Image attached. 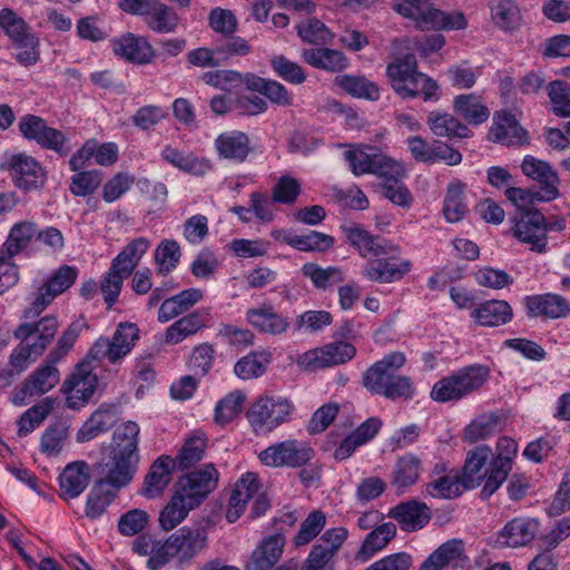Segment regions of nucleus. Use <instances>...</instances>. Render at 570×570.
Masks as SVG:
<instances>
[{
	"label": "nucleus",
	"mask_w": 570,
	"mask_h": 570,
	"mask_svg": "<svg viewBox=\"0 0 570 570\" xmlns=\"http://www.w3.org/2000/svg\"><path fill=\"white\" fill-rule=\"evenodd\" d=\"M517 443L510 438L499 440V454L490 464V473L481 491L483 499L490 498L505 481L511 471L512 456L517 453Z\"/></svg>",
	"instance_id": "obj_14"
},
{
	"label": "nucleus",
	"mask_w": 570,
	"mask_h": 570,
	"mask_svg": "<svg viewBox=\"0 0 570 570\" xmlns=\"http://www.w3.org/2000/svg\"><path fill=\"white\" fill-rule=\"evenodd\" d=\"M490 371L487 366L475 364L463 367L453 374L461 396L478 391L488 380Z\"/></svg>",
	"instance_id": "obj_56"
},
{
	"label": "nucleus",
	"mask_w": 570,
	"mask_h": 570,
	"mask_svg": "<svg viewBox=\"0 0 570 570\" xmlns=\"http://www.w3.org/2000/svg\"><path fill=\"white\" fill-rule=\"evenodd\" d=\"M246 321L259 333L274 336L287 332L291 325L288 318L278 314L269 302L247 309Z\"/></svg>",
	"instance_id": "obj_18"
},
{
	"label": "nucleus",
	"mask_w": 570,
	"mask_h": 570,
	"mask_svg": "<svg viewBox=\"0 0 570 570\" xmlns=\"http://www.w3.org/2000/svg\"><path fill=\"white\" fill-rule=\"evenodd\" d=\"M138 462L139 456L110 452L108 460L99 465V480L119 491L134 478Z\"/></svg>",
	"instance_id": "obj_15"
},
{
	"label": "nucleus",
	"mask_w": 570,
	"mask_h": 570,
	"mask_svg": "<svg viewBox=\"0 0 570 570\" xmlns=\"http://www.w3.org/2000/svg\"><path fill=\"white\" fill-rule=\"evenodd\" d=\"M348 243L357 249L361 256L380 257L400 253V247L379 235H372L361 225L351 223L342 227Z\"/></svg>",
	"instance_id": "obj_10"
},
{
	"label": "nucleus",
	"mask_w": 570,
	"mask_h": 570,
	"mask_svg": "<svg viewBox=\"0 0 570 570\" xmlns=\"http://www.w3.org/2000/svg\"><path fill=\"white\" fill-rule=\"evenodd\" d=\"M426 124L430 130L438 137L468 138L471 130L453 115L441 111H431Z\"/></svg>",
	"instance_id": "obj_33"
},
{
	"label": "nucleus",
	"mask_w": 570,
	"mask_h": 570,
	"mask_svg": "<svg viewBox=\"0 0 570 570\" xmlns=\"http://www.w3.org/2000/svg\"><path fill=\"white\" fill-rule=\"evenodd\" d=\"M451 566L453 569H465L468 558L464 543L460 539H452L441 544L421 566L420 570H442Z\"/></svg>",
	"instance_id": "obj_20"
},
{
	"label": "nucleus",
	"mask_w": 570,
	"mask_h": 570,
	"mask_svg": "<svg viewBox=\"0 0 570 570\" xmlns=\"http://www.w3.org/2000/svg\"><path fill=\"white\" fill-rule=\"evenodd\" d=\"M522 173L540 185V195L544 200H554L559 197L560 179L549 163L533 156H525L521 164Z\"/></svg>",
	"instance_id": "obj_16"
},
{
	"label": "nucleus",
	"mask_w": 570,
	"mask_h": 570,
	"mask_svg": "<svg viewBox=\"0 0 570 570\" xmlns=\"http://www.w3.org/2000/svg\"><path fill=\"white\" fill-rule=\"evenodd\" d=\"M510 235L528 250L543 255L549 252L544 215L539 209L519 210L509 219Z\"/></svg>",
	"instance_id": "obj_3"
},
{
	"label": "nucleus",
	"mask_w": 570,
	"mask_h": 570,
	"mask_svg": "<svg viewBox=\"0 0 570 570\" xmlns=\"http://www.w3.org/2000/svg\"><path fill=\"white\" fill-rule=\"evenodd\" d=\"M129 276L128 273H124L118 266L111 263L109 271L100 283V291L104 295L107 308H111L115 305L121 292L124 281Z\"/></svg>",
	"instance_id": "obj_60"
},
{
	"label": "nucleus",
	"mask_w": 570,
	"mask_h": 570,
	"mask_svg": "<svg viewBox=\"0 0 570 570\" xmlns=\"http://www.w3.org/2000/svg\"><path fill=\"white\" fill-rule=\"evenodd\" d=\"M406 357L402 352H392L372 364L362 375L363 386L372 394L383 395L391 377L404 366Z\"/></svg>",
	"instance_id": "obj_11"
},
{
	"label": "nucleus",
	"mask_w": 570,
	"mask_h": 570,
	"mask_svg": "<svg viewBox=\"0 0 570 570\" xmlns=\"http://www.w3.org/2000/svg\"><path fill=\"white\" fill-rule=\"evenodd\" d=\"M314 450L307 443L295 439L285 440L261 451L259 461L269 468H302L314 458Z\"/></svg>",
	"instance_id": "obj_6"
},
{
	"label": "nucleus",
	"mask_w": 570,
	"mask_h": 570,
	"mask_svg": "<svg viewBox=\"0 0 570 570\" xmlns=\"http://www.w3.org/2000/svg\"><path fill=\"white\" fill-rule=\"evenodd\" d=\"M257 490L258 479L255 473L248 472L242 476L232 491L228 501L226 518L229 522H235L240 517L247 501L253 498Z\"/></svg>",
	"instance_id": "obj_31"
},
{
	"label": "nucleus",
	"mask_w": 570,
	"mask_h": 570,
	"mask_svg": "<svg viewBox=\"0 0 570 570\" xmlns=\"http://www.w3.org/2000/svg\"><path fill=\"white\" fill-rule=\"evenodd\" d=\"M92 361L87 355L62 385V392L67 394V404L70 409H80L96 390L97 376L92 374Z\"/></svg>",
	"instance_id": "obj_9"
},
{
	"label": "nucleus",
	"mask_w": 570,
	"mask_h": 570,
	"mask_svg": "<svg viewBox=\"0 0 570 570\" xmlns=\"http://www.w3.org/2000/svg\"><path fill=\"white\" fill-rule=\"evenodd\" d=\"M14 185L26 191L41 188L46 183V171L31 156L13 155L7 165Z\"/></svg>",
	"instance_id": "obj_13"
},
{
	"label": "nucleus",
	"mask_w": 570,
	"mask_h": 570,
	"mask_svg": "<svg viewBox=\"0 0 570 570\" xmlns=\"http://www.w3.org/2000/svg\"><path fill=\"white\" fill-rule=\"evenodd\" d=\"M294 404L282 396H261L248 409L246 416L256 433L272 432L287 422L294 412Z\"/></svg>",
	"instance_id": "obj_4"
},
{
	"label": "nucleus",
	"mask_w": 570,
	"mask_h": 570,
	"mask_svg": "<svg viewBox=\"0 0 570 570\" xmlns=\"http://www.w3.org/2000/svg\"><path fill=\"white\" fill-rule=\"evenodd\" d=\"M302 59L305 63L328 72H340L348 66V59L342 51L326 47L304 49Z\"/></svg>",
	"instance_id": "obj_29"
},
{
	"label": "nucleus",
	"mask_w": 570,
	"mask_h": 570,
	"mask_svg": "<svg viewBox=\"0 0 570 570\" xmlns=\"http://www.w3.org/2000/svg\"><path fill=\"white\" fill-rule=\"evenodd\" d=\"M206 322L199 312L189 313L174 322L165 332V342L178 344L204 328Z\"/></svg>",
	"instance_id": "obj_41"
},
{
	"label": "nucleus",
	"mask_w": 570,
	"mask_h": 570,
	"mask_svg": "<svg viewBox=\"0 0 570 570\" xmlns=\"http://www.w3.org/2000/svg\"><path fill=\"white\" fill-rule=\"evenodd\" d=\"M68 438L69 430L65 423L51 424L42 433L40 451L49 456H56L61 452L63 443Z\"/></svg>",
	"instance_id": "obj_61"
},
{
	"label": "nucleus",
	"mask_w": 570,
	"mask_h": 570,
	"mask_svg": "<svg viewBox=\"0 0 570 570\" xmlns=\"http://www.w3.org/2000/svg\"><path fill=\"white\" fill-rule=\"evenodd\" d=\"M396 534V525L392 522L375 527L364 539L357 552V559L368 560L374 553L382 550Z\"/></svg>",
	"instance_id": "obj_43"
},
{
	"label": "nucleus",
	"mask_w": 570,
	"mask_h": 570,
	"mask_svg": "<svg viewBox=\"0 0 570 570\" xmlns=\"http://www.w3.org/2000/svg\"><path fill=\"white\" fill-rule=\"evenodd\" d=\"M0 28L13 46L26 43V41L30 40L35 42V38H37L24 19L10 8L0 10Z\"/></svg>",
	"instance_id": "obj_38"
},
{
	"label": "nucleus",
	"mask_w": 570,
	"mask_h": 570,
	"mask_svg": "<svg viewBox=\"0 0 570 570\" xmlns=\"http://www.w3.org/2000/svg\"><path fill=\"white\" fill-rule=\"evenodd\" d=\"M37 233L38 226L35 222L22 220L13 224L0 253L12 259L29 247L32 239L37 237Z\"/></svg>",
	"instance_id": "obj_30"
},
{
	"label": "nucleus",
	"mask_w": 570,
	"mask_h": 570,
	"mask_svg": "<svg viewBox=\"0 0 570 570\" xmlns=\"http://www.w3.org/2000/svg\"><path fill=\"white\" fill-rule=\"evenodd\" d=\"M489 134L494 142L507 146L524 145L529 140L527 130L521 127L515 116L505 110L494 114Z\"/></svg>",
	"instance_id": "obj_19"
},
{
	"label": "nucleus",
	"mask_w": 570,
	"mask_h": 570,
	"mask_svg": "<svg viewBox=\"0 0 570 570\" xmlns=\"http://www.w3.org/2000/svg\"><path fill=\"white\" fill-rule=\"evenodd\" d=\"M453 110L469 125H481L490 117L489 108L474 94L459 95L453 100Z\"/></svg>",
	"instance_id": "obj_36"
},
{
	"label": "nucleus",
	"mask_w": 570,
	"mask_h": 570,
	"mask_svg": "<svg viewBox=\"0 0 570 570\" xmlns=\"http://www.w3.org/2000/svg\"><path fill=\"white\" fill-rule=\"evenodd\" d=\"M297 36L302 41L316 46H326L333 42L334 33L320 19L312 17L296 26Z\"/></svg>",
	"instance_id": "obj_54"
},
{
	"label": "nucleus",
	"mask_w": 570,
	"mask_h": 570,
	"mask_svg": "<svg viewBox=\"0 0 570 570\" xmlns=\"http://www.w3.org/2000/svg\"><path fill=\"white\" fill-rule=\"evenodd\" d=\"M490 8L492 20L500 29L510 31L519 28L521 13L513 0H494Z\"/></svg>",
	"instance_id": "obj_57"
},
{
	"label": "nucleus",
	"mask_w": 570,
	"mask_h": 570,
	"mask_svg": "<svg viewBox=\"0 0 570 570\" xmlns=\"http://www.w3.org/2000/svg\"><path fill=\"white\" fill-rule=\"evenodd\" d=\"M302 275L308 278L317 289L326 291L344 281V272L336 266L323 268L315 263L302 266Z\"/></svg>",
	"instance_id": "obj_46"
},
{
	"label": "nucleus",
	"mask_w": 570,
	"mask_h": 570,
	"mask_svg": "<svg viewBox=\"0 0 570 570\" xmlns=\"http://www.w3.org/2000/svg\"><path fill=\"white\" fill-rule=\"evenodd\" d=\"M215 148L220 158L243 163L252 151L247 134L232 130L220 134L215 139Z\"/></svg>",
	"instance_id": "obj_26"
},
{
	"label": "nucleus",
	"mask_w": 570,
	"mask_h": 570,
	"mask_svg": "<svg viewBox=\"0 0 570 570\" xmlns=\"http://www.w3.org/2000/svg\"><path fill=\"white\" fill-rule=\"evenodd\" d=\"M139 426L132 421H127L119 425L112 435L110 443L111 453H119L125 455H138V436Z\"/></svg>",
	"instance_id": "obj_44"
},
{
	"label": "nucleus",
	"mask_w": 570,
	"mask_h": 570,
	"mask_svg": "<svg viewBox=\"0 0 570 570\" xmlns=\"http://www.w3.org/2000/svg\"><path fill=\"white\" fill-rule=\"evenodd\" d=\"M511 306L505 301H488L472 312V317L481 326H500L512 320Z\"/></svg>",
	"instance_id": "obj_37"
},
{
	"label": "nucleus",
	"mask_w": 570,
	"mask_h": 570,
	"mask_svg": "<svg viewBox=\"0 0 570 570\" xmlns=\"http://www.w3.org/2000/svg\"><path fill=\"white\" fill-rule=\"evenodd\" d=\"M271 358V352H252L237 361L234 366V372L242 380L259 377L266 372Z\"/></svg>",
	"instance_id": "obj_55"
},
{
	"label": "nucleus",
	"mask_w": 570,
	"mask_h": 570,
	"mask_svg": "<svg viewBox=\"0 0 570 570\" xmlns=\"http://www.w3.org/2000/svg\"><path fill=\"white\" fill-rule=\"evenodd\" d=\"M116 422L115 413L108 409H99L83 423L77 433L78 442H88L107 432Z\"/></svg>",
	"instance_id": "obj_50"
},
{
	"label": "nucleus",
	"mask_w": 570,
	"mask_h": 570,
	"mask_svg": "<svg viewBox=\"0 0 570 570\" xmlns=\"http://www.w3.org/2000/svg\"><path fill=\"white\" fill-rule=\"evenodd\" d=\"M206 449L204 434H195L187 439L179 451L176 460L173 461V468L179 471L189 470L203 460Z\"/></svg>",
	"instance_id": "obj_53"
},
{
	"label": "nucleus",
	"mask_w": 570,
	"mask_h": 570,
	"mask_svg": "<svg viewBox=\"0 0 570 570\" xmlns=\"http://www.w3.org/2000/svg\"><path fill=\"white\" fill-rule=\"evenodd\" d=\"M463 185L461 183L450 184L443 202V214L449 223H458L468 212L463 202Z\"/></svg>",
	"instance_id": "obj_59"
},
{
	"label": "nucleus",
	"mask_w": 570,
	"mask_h": 570,
	"mask_svg": "<svg viewBox=\"0 0 570 570\" xmlns=\"http://www.w3.org/2000/svg\"><path fill=\"white\" fill-rule=\"evenodd\" d=\"M139 340V328L134 323H120L117 326L111 340L98 338L88 352V358L100 362L107 358L115 364L124 358Z\"/></svg>",
	"instance_id": "obj_5"
},
{
	"label": "nucleus",
	"mask_w": 570,
	"mask_h": 570,
	"mask_svg": "<svg viewBox=\"0 0 570 570\" xmlns=\"http://www.w3.org/2000/svg\"><path fill=\"white\" fill-rule=\"evenodd\" d=\"M547 90L553 114L559 117H570V85L562 80H554L548 85Z\"/></svg>",
	"instance_id": "obj_64"
},
{
	"label": "nucleus",
	"mask_w": 570,
	"mask_h": 570,
	"mask_svg": "<svg viewBox=\"0 0 570 570\" xmlns=\"http://www.w3.org/2000/svg\"><path fill=\"white\" fill-rule=\"evenodd\" d=\"M59 328L58 318L55 315H46L39 321L27 320L13 331L14 338H26L37 335L41 342H52Z\"/></svg>",
	"instance_id": "obj_42"
},
{
	"label": "nucleus",
	"mask_w": 570,
	"mask_h": 570,
	"mask_svg": "<svg viewBox=\"0 0 570 570\" xmlns=\"http://www.w3.org/2000/svg\"><path fill=\"white\" fill-rule=\"evenodd\" d=\"M285 537L281 533L265 538L252 552L244 570H271L281 559Z\"/></svg>",
	"instance_id": "obj_22"
},
{
	"label": "nucleus",
	"mask_w": 570,
	"mask_h": 570,
	"mask_svg": "<svg viewBox=\"0 0 570 570\" xmlns=\"http://www.w3.org/2000/svg\"><path fill=\"white\" fill-rule=\"evenodd\" d=\"M132 550L139 556H148L147 567L150 570H159L166 566L161 562V554L165 551L164 540H157L149 534H144L137 538L132 544Z\"/></svg>",
	"instance_id": "obj_58"
},
{
	"label": "nucleus",
	"mask_w": 570,
	"mask_h": 570,
	"mask_svg": "<svg viewBox=\"0 0 570 570\" xmlns=\"http://www.w3.org/2000/svg\"><path fill=\"white\" fill-rule=\"evenodd\" d=\"M21 135L28 140H35L45 149H50L66 156L70 148L66 146L67 137L60 130L49 127L45 119L35 115L21 117L18 124Z\"/></svg>",
	"instance_id": "obj_7"
},
{
	"label": "nucleus",
	"mask_w": 570,
	"mask_h": 570,
	"mask_svg": "<svg viewBox=\"0 0 570 570\" xmlns=\"http://www.w3.org/2000/svg\"><path fill=\"white\" fill-rule=\"evenodd\" d=\"M530 317H564L570 313L569 302L557 294L527 296L524 299Z\"/></svg>",
	"instance_id": "obj_25"
},
{
	"label": "nucleus",
	"mask_w": 570,
	"mask_h": 570,
	"mask_svg": "<svg viewBox=\"0 0 570 570\" xmlns=\"http://www.w3.org/2000/svg\"><path fill=\"white\" fill-rule=\"evenodd\" d=\"M391 7L402 18L413 21L420 30H430L438 9L431 0H393Z\"/></svg>",
	"instance_id": "obj_24"
},
{
	"label": "nucleus",
	"mask_w": 570,
	"mask_h": 570,
	"mask_svg": "<svg viewBox=\"0 0 570 570\" xmlns=\"http://www.w3.org/2000/svg\"><path fill=\"white\" fill-rule=\"evenodd\" d=\"M147 27L157 33H171L179 23L178 14L168 6L156 0L144 18Z\"/></svg>",
	"instance_id": "obj_39"
},
{
	"label": "nucleus",
	"mask_w": 570,
	"mask_h": 570,
	"mask_svg": "<svg viewBox=\"0 0 570 570\" xmlns=\"http://www.w3.org/2000/svg\"><path fill=\"white\" fill-rule=\"evenodd\" d=\"M387 255V258H377L367 262L364 275L372 282L393 283L402 279L412 268V263L407 259L394 263L392 259L396 257Z\"/></svg>",
	"instance_id": "obj_23"
},
{
	"label": "nucleus",
	"mask_w": 570,
	"mask_h": 570,
	"mask_svg": "<svg viewBox=\"0 0 570 570\" xmlns=\"http://www.w3.org/2000/svg\"><path fill=\"white\" fill-rule=\"evenodd\" d=\"M421 472V460L413 454L401 456L394 466L392 484L403 490L416 483Z\"/></svg>",
	"instance_id": "obj_49"
},
{
	"label": "nucleus",
	"mask_w": 570,
	"mask_h": 570,
	"mask_svg": "<svg viewBox=\"0 0 570 570\" xmlns=\"http://www.w3.org/2000/svg\"><path fill=\"white\" fill-rule=\"evenodd\" d=\"M283 243L302 252H325L334 245V238L321 232L311 230L305 235L285 234Z\"/></svg>",
	"instance_id": "obj_45"
},
{
	"label": "nucleus",
	"mask_w": 570,
	"mask_h": 570,
	"mask_svg": "<svg viewBox=\"0 0 570 570\" xmlns=\"http://www.w3.org/2000/svg\"><path fill=\"white\" fill-rule=\"evenodd\" d=\"M195 508V505H190L187 499L175 491L170 501L159 514L160 528L165 531L175 529L187 517L188 512Z\"/></svg>",
	"instance_id": "obj_48"
},
{
	"label": "nucleus",
	"mask_w": 570,
	"mask_h": 570,
	"mask_svg": "<svg viewBox=\"0 0 570 570\" xmlns=\"http://www.w3.org/2000/svg\"><path fill=\"white\" fill-rule=\"evenodd\" d=\"M246 397L242 391H234L220 400L215 409V421L218 424H227L240 412Z\"/></svg>",
	"instance_id": "obj_63"
},
{
	"label": "nucleus",
	"mask_w": 570,
	"mask_h": 570,
	"mask_svg": "<svg viewBox=\"0 0 570 570\" xmlns=\"http://www.w3.org/2000/svg\"><path fill=\"white\" fill-rule=\"evenodd\" d=\"M499 416L494 413L480 415L473 420L464 430V440L475 443L498 431Z\"/></svg>",
	"instance_id": "obj_62"
},
{
	"label": "nucleus",
	"mask_w": 570,
	"mask_h": 570,
	"mask_svg": "<svg viewBox=\"0 0 570 570\" xmlns=\"http://www.w3.org/2000/svg\"><path fill=\"white\" fill-rule=\"evenodd\" d=\"M90 481L89 466L83 461L69 463L59 476L61 498L65 500L79 497Z\"/></svg>",
	"instance_id": "obj_27"
},
{
	"label": "nucleus",
	"mask_w": 570,
	"mask_h": 570,
	"mask_svg": "<svg viewBox=\"0 0 570 570\" xmlns=\"http://www.w3.org/2000/svg\"><path fill=\"white\" fill-rule=\"evenodd\" d=\"M165 542L161 562L175 561L177 566H190L208 544V533L202 525H185L171 533Z\"/></svg>",
	"instance_id": "obj_2"
},
{
	"label": "nucleus",
	"mask_w": 570,
	"mask_h": 570,
	"mask_svg": "<svg viewBox=\"0 0 570 570\" xmlns=\"http://www.w3.org/2000/svg\"><path fill=\"white\" fill-rule=\"evenodd\" d=\"M538 524L533 521L515 518L508 522L499 534V542L507 547H521L531 542L537 533Z\"/></svg>",
	"instance_id": "obj_34"
},
{
	"label": "nucleus",
	"mask_w": 570,
	"mask_h": 570,
	"mask_svg": "<svg viewBox=\"0 0 570 570\" xmlns=\"http://www.w3.org/2000/svg\"><path fill=\"white\" fill-rule=\"evenodd\" d=\"M387 515L394 519L403 531L415 532L431 521L432 510L426 503L411 499L393 507Z\"/></svg>",
	"instance_id": "obj_17"
},
{
	"label": "nucleus",
	"mask_w": 570,
	"mask_h": 570,
	"mask_svg": "<svg viewBox=\"0 0 570 570\" xmlns=\"http://www.w3.org/2000/svg\"><path fill=\"white\" fill-rule=\"evenodd\" d=\"M490 455L491 449L488 445H479L466 454L462 474H460L465 489H474L480 485L484 478L488 479L490 469L483 471V468Z\"/></svg>",
	"instance_id": "obj_28"
},
{
	"label": "nucleus",
	"mask_w": 570,
	"mask_h": 570,
	"mask_svg": "<svg viewBox=\"0 0 570 570\" xmlns=\"http://www.w3.org/2000/svg\"><path fill=\"white\" fill-rule=\"evenodd\" d=\"M203 298L198 288H188L163 302L158 311V321L166 323L188 311Z\"/></svg>",
	"instance_id": "obj_35"
},
{
	"label": "nucleus",
	"mask_w": 570,
	"mask_h": 570,
	"mask_svg": "<svg viewBox=\"0 0 570 570\" xmlns=\"http://www.w3.org/2000/svg\"><path fill=\"white\" fill-rule=\"evenodd\" d=\"M466 490L463 484V480L460 474L454 471H450L444 475L434 478L426 484L425 491L433 498L442 499H454L462 494Z\"/></svg>",
	"instance_id": "obj_47"
},
{
	"label": "nucleus",
	"mask_w": 570,
	"mask_h": 570,
	"mask_svg": "<svg viewBox=\"0 0 570 570\" xmlns=\"http://www.w3.org/2000/svg\"><path fill=\"white\" fill-rule=\"evenodd\" d=\"M149 246V239L145 237L135 238L122 248L111 263L124 273L131 275Z\"/></svg>",
	"instance_id": "obj_51"
},
{
	"label": "nucleus",
	"mask_w": 570,
	"mask_h": 570,
	"mask_svg": "<svg viewBox=\"0 0 570 570\" xmlns=\"http://www.w3.org/2000/svg\"><path fill=\"white\" fill-rule=\"evenodd\" d=\"M218 475L214 464H206L179 478L175 484L176 491L187 499L190 505L198 507L216 489Z\"/></svg>",
	"instance_id": "obj_8"
},
{
	"label": "nucleus",
	"mask_w": 570,
	"mask_h": 570,
	"mask_svg": "<svg viewBox=\"0 0 570 570\" xmlns=\"http://www.w3.org/2000/svg\"><path fill=\"white\" fill-rule=\"evenodd\" d=\"M173 459L163 455L158 458L150 466L142 487V493L147 498L160 495L169 484L171 478Z\"/></svg>",
	"instance_id": "obj_32"
},
{
	"label": "nucleus",
	"mask_w": 570,
	"mask_h": 570,
	"mask_svg": "<svg viewBox=\"0 0 570 570\" xmlns=\"http://www.w3.org/2000/svg\"><path fill=\"white\" fill-rule=\"evenodd\" d=\"M416 68V58L411 53L387 65L386 76L391 87L402 99L422 95L425 101L436 100L439 85L429 76L419 72Z\"/></svg>",
	"instance_id": "obj_1"
},
{
	"label": "nucleus",
	"mask_w": 570,
	"mask_h": 570,
	"mask_svg": "<svg viewBox=\"0 0 570 570\" xmlns=\"http://www.w3.org/2000/svg\"><path fill=\"white\" fill-rule=\"evenodd\" d=\"M55 364L48 356L46 363L35 370L14 392L13 404L23 405L27 396L42 395L52 390L60 381V374Z\"/></svg>",
	"instance_id": "obj_12"
},
{
	"label": "nucleus",
	"mask_w": 570,
	"mask_h": 570,
	"mask_svg": "<svg viewBox=\"0 0 570 570\" xmlns=\"http://www.w3.org/2000/svg\"><path fill=\"white\" fill-rule=\"evenodd\" d=\"M335 85L346 94L356 98H363L371 101H376L380 98V89L377 85L364 76H337L335 78Z\"/></svg>",
	"instance_id": "obj_40"
},
{
	"label": "nucleus",
	"mask_w": 570,
	"mask_h": 570,
	"mask_svg": "<svg viewBox=\"0 0 570 570\" xmlns=\"http://www.w3.org/2000/svg\"><path fill=\"white\" fill-rule=\"evenodd\" d=\"M112 50L125 60L137 63H149L155 57L153 46L145 37L127 32L111 41Z\"/></svg>",
	"instance_id": "obj_21"
},
{
	"label": "nucleus",
	"mask_w": 570,
	"mask_h": 570,
	"mask_svg": "<svg viewBox=\"0 0 570 570\" xmlns=\"http://www.w3.org/2000/svg\"><path fill=\"white\" fill-rule=\"evenodd\" d=\"M118 491L108 483L97 480L88 495L86 515L90 519L100 517L116 498Z\"/></svg>",
	"instance_id": "obj_52"
}]
</instances>
